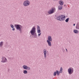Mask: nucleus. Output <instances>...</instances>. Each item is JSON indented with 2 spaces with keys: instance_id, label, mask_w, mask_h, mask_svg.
Here are the masks:
<instances>
[{
  "instance_id": "obj_1",
  "label": "nucleus",
  "mask_w": 79,
  "mask_h": 79,
  "mask_svg": "<svg viewBox=\"0 0 79 79\" xmlns=\"http://www.w3.org/2000/svg\"><path fill=\"white\" fill-rule=\"evenodd\" d=\"M65 16H64L63 15H60L58 16L56 15L55 17V19L60 21H63L65 20Z\"/></svg>"
},
{
  "instance_id": "obj_2",
  "label": "nucleus",
  "mask_w": 79,
  "mask_h": 79,
  "mask_svg": "<svg viewBox=\"0 0 79 79\" xmlns=\"http://www.w3.org/2000/svg\"><path fill=\"white\" fill-rule=\"evenodd\" d=\"M35 27L34 26L32 28L30 32L32 35L33 36V37L34 38H37V33L35 32Z\"/></svg>"
},
{
  "instance_id": "obj_3",
  "label": "nucleus",
  "mask_w": 79,
  "mask_h": 79,
  "mask_svg": "<svg viewBox=\"0 0 79 79\" xmlns=\"http://www.w3.org/2000/svg\"><path fill=\"white\" fill-rule=\"evenodd\" d=\"M15 27H16L17 30H18L20 32H21V29L23 27L20 24H15Z\"/></svg>"
},
{
  "instance_id": "obj_4",
  "label": "nucleus",
  "mask_w": 79,
  "mask_h": 79,
  "mask_svg": "<svg viewBox=\"0 0 79 79\" xmlns=\"http://www.w3.org/2000/svg\"><path fill=\"white\" fill-rule=\"evenodd\" d=\"M30 5V2L29 1L26 0L23 3V6H27Z\"/></svg>"
},
{
  "instance_id": "obj_5",
  "label": "nucleus",
  "mask_w": 79,
  "mask_h": 79,
  "mask_svg": "<svg viewBox=\"0 0 79 79\" xmlns=\"http://www.w3.org/2000/svg\"><path fill=\"white\" fill-rule=\"evenodd\" d=\"M56 11V9L55 8H52L51 10L48 11V13H49V15H51V14H53V13H55Z\"/></svg>"
},
{
  "instance_id": "obj_6",
  "label": "nucleus",
  "mask_w": 79,
  "mask_h": 79,
  "mask_svg": "<svg viewBox=\"0 0 79 79\" xmlns=\"http://www.w3.org/2000/svg\"><path fill=\"white\" fill-rule=\"evenodd\" d=\"M74 72V69H71V68H69L68 69V72L69 73V74H72Z\"/></svg>"
},
{
  "instance_id": "obj_7",
  "label": "nucleus",
  "mask_w": 79,
  "mask_h": 79,
  "mask_svg": "<svg viewBox=\"0 0 79 79\" xmlns=\"http://www.w3.org/2000/svg\"><path fill=\"white\" fill-rule=\"evenodd\" d=\"M2 60L1 61L2 63H6V61H7V59L5 57H2Z\"/></svg>"
},
{
  "instance_id": "obj_8",
  "label": "nucleus",
  "mask_w": 79,
  "mask_h": 79,
  "mask_svg": "<svg viewBox=\"0 0 79 79\" xmlns=\"http://www.w3.org/2000/svg\"><path fill=\"white\" fill-rule=\"evenodd\" d=\"M43 52L44 54L45 59V58H46V57H47V51L46 50V49H44L43 50Z\"/></svg>"
},
{
  "instance_id": "obj_9",
  "label": "nucleus",
  "mask_w": 79,
  "mask_h": 79,
  "mask_svg": "<svg viewBox=\"0 0 79 79\" xmlns=\"http://www.w3.org/2000/svg\"><path fill=\"white\" fill-rule=\"evenodd\" d=\"M48 40L47 41H50L52 42V36H48Z\"/></svg>"
},
{
  "instance_id": "obj_10",
  "label": "nucleus",
  "mask_w": 79,
  "mask_h": 79,
  "mask_svg": "<svg viewBox=\"0 0 79 79\" xmlns=\"http://www.w3.org/2000/svg\"><path fill=\"white\" fill-rule=\"evenodd\" d=\"M59 3L60 5H63V4H64V2L63 1L61 0L59 1Z\"/></svg>"
},
{
  "instance_id": "obj_11",
  "label": "nucleus",
  "mask_w": 79,
  "mask_h": 79,
  "mask_svg": "<svg viewBox=\"0 0 79 79\" xmlns=\"http://www.w3.org/2000/svg\"><path fill=\"white\" fill-rule=\"evenodd\" d=\"M47 42L48 43L49 46H50V47H51V46H52V44H51V42H50L51 41H47Z\"/></svg>"
},
{
  "instance_id": "obj_12",
  "label": "nucleus",
  "mask_w": 79,
  "mask_h": 79,
  "mask_svg": "<svg viewBox=\"0 0 79 79\" xmlns=\"http://www.w3.org/2000/svg\"><path fill=\"white\" fill-rule=\"evenodd\" d=\"M73 32L75 34H78L79 31L75 29L73 30Z\"/></svg>"
},
{
  "instance_id": "obj_13",
  "label": "nucleus",
  "mask_w": 79,
  "mask_h": 79,
  "mask_svg": "<svg viewBox=\"0 0 79 79\" xmlns=\"http://www.w3.org/2000/svg\"><path fill=\"white\" fill-rule=\"evenodd\" d=\"M23 68L24 69H26L27 70V66L26 65H24L23 66Z\"/></svg>"
},
{
  "instance_id": "obj_14",
  "label": "nucleus",
  "mask_w": 79,
  "mask_h": 79,
  "mask_svg": "<svg viewBox=\"0 0 79 79\" xmlns=\"http://www.w3.org/2000/svg\"><path fill=\"white\" fill-rule=\"evenodd\" d=\"M58 8L59 10H62L63 6H58Z\"/></svg>"
},
{
  "instance_id": "obj_15",
  "label": "nucleus",
  "mask_w": 79,
  "mask_h": 79,
  "mask_svg": "<svg viewBox=\"0 0 79 79\" xmlns=\"http://www.w3.org/2000/svg\"><path fill=\"white\" fill-rule=\"evenodd\" d=\"M59 72L60 73H62L63 72V68H62V67H60Z\"/></svg>"
},
{
  "instance_id": "obj_16",
  "label": "nucleus",
  "mask_w": 79,
  "mask_h": 79,
  "mask_svg": "<svg viewBox=\"0 0 79 79\" xmlns=\"http://www.w3.org/2000/svg\"><path fill=\"white\" fill-rule=\"evenodd\" d=\"M60 71L59 72L58 70H56V74L57 76L60 75Z\"/></svg>"
},
{
  "instance_id": "obj_17",
  "label": "nucleus",
  "mask_w": 79,
  "mask_h": 79,
  "mask_svg": "<svg viewBox=\"0 0 79 79\" xmlns=\"http://www.w3.org/2000/svg\"><path fill=\"white\" fill-rule=\"evenodd\" d=\"M3 45V41H1L0 43V47H2V45Z\"/></svg>"
},
{
  "instance_id": "obj_18",
  "label": "nucleus",
  "mask_w": 79,
  "mask_h": 79,
  "mask_svg": "<svg viewBox=\"0 0 79 79\" xmlns=\"http://www.w3.org/2000/svg\"><path fill=\"white\" fill-rule=\"evenodd\" d=\"M24 74H26L27 73V71L26 70H24L23 72Z\"/></svg>"
},
{
  "instance_id": "obj_19",
  "label": "nucleus",
  "mask_w": 79,
  "mask_h": 79,
  "mask_svg": "<svg viewBox=\"0 0 79 79\" xmlns=\"http://www.w3.org/2000/svg\"><path fill=\"white\" fill-rule=\"evenodd\" d=\"M69 18H67L65 20V21L66 23H68V21H69Z\"/></svg>"
},
{
  "instance_id": "obj_20",
  "label": "nucleus",
  "mask_w": 79,
  "mask_h": 79,
  "mask_svg": "<svg viewBox=\"0 0 79 79\" xmlns=\"http://www.w3.org/2000/svg\"><path fill=\"white\" fill-rule=\"evenodd\" d=\"M53 76H56V72H54Z\"/></svg>"
},
{
  "instance_id": "obj_21",
  "label": "nucleus",
  "mask_w": 79,
  "mask_h": 79,
  "mask_svg": "<svg viewBox=\"0 0 79 79\" xmlns=\"http://www.w3.org/2000/svg\"><path fill=\"white\" fill-rule=\"evenodd\" d=\"M37 30V32L39 34V33H40L41 32V31H40V29H38Z\"/></svg>"
},
{
  "instance_id": "obj_22",
  "label": "nucleus",
  "mask_w": 79,
  "mask_h": 79,
  "mask_svg": "<svg viewBox=\"0 0 79 79\" xmlns=\"http://www.w3.org/2000/svg\"><path fill=\"white\" fill-rule=\"evenodd\" d=\"M37 30H38V29H40V26H39L37 25Z\"/></svg>"
},
{
  "instance_id": "obj_23",
  "label": "nucleus",
  "mask_w": 79,
  "mask_h": 79,
  "mask_svg": "<svg viewBox=\"0 0 79 79\" xmlns=\"http://www.w3.org/2000/svg\"><path fill=\"white\" fill-rule=\"evenodd\" d=\"M10 27L11 28H14V26L12 24H10Z\"/></svg>"
},
{
  "instance_id": "obj_24",
  "label": "nucleus",
  "mask_w": 79,
  "mask_h": 79,
  "mask_svg": "<svg viewBox=\"0 0 79 79\" xmlns=\"http://www.w3.org/2000/svg\"><path fill=\"white\" fill-rule=\"evenodd\" d=\"M27 70H30L31 69V68L29 67H27Z\"/></svg>"
},
{
  "instance_id": "obj_25",
  "label": "nucleus",
  "mask_w": 79,
  "mask_h": 79,
  "mask_svg": "<svg viewBox=\"0 0 79 79\" xmlns=\"http://www.w3.org/2000/svg\"><path fill=\"white\" fill-rule=\"evenodd\" d=\"M77 26L78 27H79V22H78L77 23Z\"/></svg>"
},
{
  "instance_id": "obj_26",
  "label": "nucleus",
  "mask_w": 79,
  "mask_h": 79,
  "mask_svg": "<svg viewBox=\"0 0 79 79\" xmlns=\"http://www.w3.org/2000/svg\"><path fill=\"white\" fill-rule=\"evenodd\" d=\"M41 35V33H40V34H38V36H39V37H40V36Z\"/></svg>"
},
{
  "instance_id": "obj_27",
  "label": "nucleus",
  "mask_w": 79,
  "mask_h": 79,
  "mask_svg": "<svg viewBox=\"0 0 79 79\" xmlns=\"http://www.w3.org/2000/svg\"><path fill=\"white\" fill-rule=\"evenodd\" d=\"M8 43V42H6V44H5V46H6H6H7V43Z\"/></svg>"
},
{
  "instance_id": "obj_28",
  "label": "nucleus",
  "mask_w": 79,
  "mask_h": 79,
  "mask_svg": "<svg viewBox=\"0 0 79 79\" xmlns=\"http://www.w3.org/2000/svg\"><path fill=\"white\" fill-rule=\"evenodd\" d=\"M15 28H13V29H12V31H15Z\"/></svg>"
},
{
  "instance_id": "obj_29",
  "label": "nucleus",
  "mask_w": 79,
  "mask_h": 79,
  "mask_svg": "<svg viewBox=\"0 0 79 79\" xmlns=\"http://www.w3.org/2000/svg\"><path fill=\"white\" fill-rule=\"evenodd\" d=\"M62 50H63V52H64V49H63Z\"/></svg>"
},
{
  "instance_id": "obj_30",
  "label": "nucleus",
  "mask_w": 79,
  "mask_h": 79,
  "mask_svg": "<svg viewBox=\"0 0 79 79\" xmlns=\"http://www.w3.org/2000/svg\"><path fill=\"white\" fill-rule=\"evenodd\" d=\"M75 25H76V24H74L73 25V26H74Z\"/></svg>"
},
{
  "instance_id": "obj_31",
  "label": "nucleus",
  "mask_w": 79,
  "mask_h": 79,
  "mask_svg": "<svg viewBox=\"0 0 79 79\" xmlns=\"http://www.w3.org/2000/svg\"><path fill=\"white\" fill-rule=\"evenodd\" d=\"M66 52H68V50H67V49H66Z\"/></svg>"
},
{
  "instance_id": "obj_32",
  "label": "nucleus",
  "mask_w": 79,
  "mask_h": 79,
  "mask_svg": "<svg viewBox=\"0 0 79 79\" xmlns=\"http://www.w3.org/2000/svg\"><path fill=\"white\" fill-rule=\"evenodd\" d=\"M8 71H9V69H8Z\"/></svg>"
},
{
  "instance_id": "obj_33",
  "label": "nucleus",
  "mask_w": 79,
  "mask_h": 79,
  "mask_svg": "<svg viewBox=\"0 0 79 79\" xmlns=\"http://www.w3.org/2000/svg\"><path fill=\"white\" fill-rule=\"evenodd\" d=\"M55 0H53V1H55Z\"/></svg>"
},
{
  "instance_id": "obj_34",
  "label": "nucleus",
  "mask_w": 79,
  "mask_h": 79,
  "mask_svg": "<svg viewBox=\"0 0 79 79\" xmlns=\"http://www.w3.org/2000/svg\"><path fill=\"white\" fill-rule=\"evenodd\" d=\"M64 6H66V5H64Z\"/></svg>"
}]
</instances>
